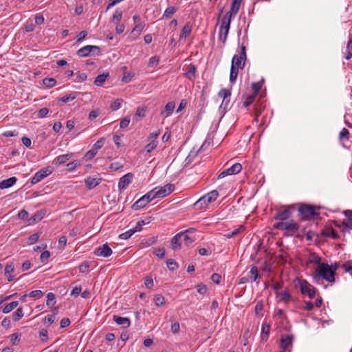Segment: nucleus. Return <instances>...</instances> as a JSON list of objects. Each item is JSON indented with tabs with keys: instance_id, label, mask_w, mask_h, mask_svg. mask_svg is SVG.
Returning <instances> with one entry per match:
<instances>
[{
	"instance_id": "1",
	"label": "nucleus",
	"mask_w": 352,
	"mask_h": 352,
	"mask_svg": "<svg viewBox=\"0 0 352 352\" xmlns=\"http://www.w3.org/2000/svg\"><path fill=\"white\" fill-rule=\"evenodd\" d=\"M337 266L333 267L332 265H329L327 263H322L320 265V269L318 274L315 275L314 279L316 280L320 276L329 283L335 282V275L336 273Z\"/></svg>"
},
{
	"instance_id": "2",
	"label": "nucleus",
	"mask_w": 352,
	"mask_h": 352,
	"mask_svg": "<svg viewBox=\"0 0 352 352\" xmlns=\"http://www.w3.org/2000/svg\"><path fill=\"white\" fill-rule=\"evenodd\" d=\"M298 216L302 220H311L315 217L319 215V213L316 211V207L308 204H301L298 209Z\"/></svg>"
},
{
	"instance_id": "3",
	"label": "nucleus",
	"mask_w": 352,
	"mask_h": 352,
	"mask_svg": "<svg viewBox=\"0 0 352 352\" xmlns=\"http://www.w3.org/2000/svg\"><path fill=\"white\" fill-rule=\"evenodd\" d=\"M273 227L275 229L287 232L290 236L296 233L299 229V225L294 220L289 222H277L274 224Z\"/></svg>"
},
{
	"instance_id": "4",
	"label": "nucleus",
	"mask_w": 352,
	"mask_h": 352,
	"mask_svg": "<svg viewBox=\"0 0 352 352\" xmlns=\"http://www.w3.org/2000/svg\"><path fill=\"white\" fill-rule=\"evenodd\" d=\"M155 198L153 190H150L138 199L131 206L133 210H138L145 207L149 202Z\"/></svg>"
},
{
	"instance_id": "5",
	"label": "nucleus",
	"mask_w": 352,
	"mask_h": 352,
	"mask_svg": "<svg viewBox=\"0 0 352 352\" xmlns=\"http://www.w3.org/2000/svg\"><path fill=\"white\" fill-rule=\"evenodd\" d=\"M100 54L101 50L97 45H86L76 52V55L79 57H87L89 56L100 55Z\"/></svg>"
},
{
	"instance_id": "6",
	"label": "nucleus",
	"mask_w": 352,
	"mask_h": 352,
	"mask_svg": "<svg viewBox=\"0 0 352 352\" xmlns=\"http://www.w3.org/2000/svg\"><path fill=\"white\" fill-rule=\"evenodd\" d=\"M246 60V48L245 46L242 45L241 47V52L239 55L235 54L232 60V65L236 68L243 69L245 66Z\"/></svg>"
},
{
	"instance_id": "7",
	"label": "nucleus",
	"mask_w": 352,
	"mask_h": 352,
	"mask_svg": "<svg viewBox=\"0 0 352 352\" xmlns=\"http://www.w3.org/2000/svg\"><path fill=\"white\" fill-rule=\"evenodd\" d=\"M175 189V186L171 184H168L160 188L155 187L152 190L153 194L155 195V198H163L167 195H168L170 192H172Z\"/></svg>"
},
{
	"instance_id": "8",
	"label": "nucleus",
	"mask_w": 352,
	"mask_h": 352,
	"mask_svg": "<svg viewBox=\"0 0 352 352\" xmlns=\"http://www.w3.org/2000/svg\"><path fill=\"white\" fill-rule=\"evenodd\" d=\"M53 172V168L50 166L43 168L37 171L31 179V184H36L40 182L42 179L47 177Z\"/></svg>"
},
{
	"instance_id": "9",
	"label": "nucleus",
	"mask_w": 352,
	"mask_h": 352,
	"mask_svg": "<svg viewBox=\"0 0 352 352\" xmlns=\"http://www.w3.org/2000/svg\"><path fill=\"white\" fill-rule=\"evenodd\" d=\"M300 292L302 294H307L310 298H313L316 293V288L310 285L306 280L299 281Z\"/></svg>"
},
{
	"instance_id": "10",
	"label": "nucleus",
	"mask_w": 352,
	"mask_h": 352,
	"mask_svg": "<svg viewBox=\"0 0 352 352\" xmlns=\"http://www.w3.org/2000/svg\"><path fill=\"white\" fill-rule=\"evenodd\" d=\"M104 144V138H100L94 143L92 148L85 153V157L88 160L93 159L96 155L98 151L103 146Z\"/></svg>"
},
{
	"instance_id": "11",
	"label": "nucleus",
	"mask_w": 352,
	"mask_h": 352,
	"mask_svg": "<svg viewBox=\"0 0 352 352\" xmlns=\"http://www.w3.org/2000/svg\"><path fill=\"white\" fill-rule=\"evenodd\" d=\"M293 210H294V206H288L286 208L278 211L274 216V219L283 222V221H286L292 217Z\"/></svg>"
},
{
	"instance_id": "12",
	"label": "nucleus",
	"mask_w": 352,
	"mask_h": 352,
	"mask_svg": "<svg viewBox=\"0 0 352 352\" xmlns=\"http://www.w3.org/2000/svg\"><path fill=\"white\" fill-rule=\"evenodd\" d=\"M242 166L240 163H236L231 167L223 170L219 175L218 179L223 178L228 175H235L241 172Z\"/></svg>"
},
{
	"instance_id": "13",
	"label": "nucleus",
	"mask_w": 352,
	"mask_h": 352,
	"mask_svg": "<svg viewBox=\"0 0 352 352\" xmlns=\"http://www.w3.org/2000/svg\"><path fill=\"white\" fill-rule=\"evenodd\" d=\"M95 255L102 257H109L112 254V250L107 243H104L101 246L96 248L94 250Z\"/></svg>"
},
{
	"instance_id": "14",
	"label": "nucleus",
	"mask_w": 352,
	"mask_h": 352,
	"mask_svg": "<svg viewBox=\"0 0 352 352\" xmlns=\"http://www.w3.org/2000/svg\"><path fill=\"white\" fill-rule=\"evenodd\" d=\"M133 177V174L131 173H128L126 175H123L122 177H120L118 185L119 190L120 191L125 190L131 184Z\"/></svg>"
},
{
	"instance_id": "15",
	"label": "nucleus",
	"mask_w": 352,
	"mask_h": 352,
	"mask_svg": "<svg viewBox=\"0 0 352 352\" xmlns=\"http://www.w3.org/2000/svg\"><path fill=\"white\" fill-rule=\"evenodd\" d=\"M294 336L292 334L282 335L280 339V347L283 351L289 349L292 346Z\"/></svg>"
},
{
	"instance_id": "16",
	"label": "nucleus",
	"mask_w": 352,
	"mask_h": 352,
	"mask_svg": "<svg viewBox=\"0 0 352 352\" xmlns=\"http://www.w3.org/2000/svg\"><path fill=\"white\" fill-rule=\"evenodd\" d=\"M344 216L347 218V220L342 221L343 228L341 230L342 232H346L349 230H352V210H346L343 212Z\"/></svg>"
},
{
	"instance_id": "17",
	"label": "nucleus",
	"mask_w": 352,
	"mask_h": 352,
	"mask_svg": "<svg viewBox=\"0 0 352 352\" xmlns=\"http://www.w3.org/2000/svg\"><path fill=\"white\" fill-rule=\"evenodd\" d=\"M102 180L100 177H87L85 179V184L87 189L91 190L98 186Z\"/></svg>"
},
{
	"instance_id": "18",
	"label": "nucleus",
	"mask_w": 352,
	"mask_h": 352,
	"mask_svg": "<svg viewBox=\"0 0 352 352\" xmlns=\"http://www.w3.org/2000/svg\"><path fill=\"white\" fill-rule=\"evenodd\" d=\"M183 236V232H179L175 234L170 241V248L177 251L181 248L182 245V236Z\"/></svg>"
},
{
	"instance_id": "19",
	"label": "nucleus",
	"mask_w": 352,
	"mask_h": 352,
	"mask_svg": "<svg viewBox=\"0 0 352 352\" xmlns=\"http://www.w3.org/2000/svg\"><path fill=\"white\" fill-rule=\"evenodd\" d=\"M113 321L123 328H127L131 325V320L129 318L121 317L117 315L113 316Z\"/></svg>"
},
{
	"instance_id": "20",
	"label": "nucleus",
	"mask_w": 352,
	"mask_h": 352,
	"mask_svg": "<svg viewBox=\"0 0 352 352\" xmlns=\"http://www.w3.org/2000/svg\"><path fill=\"white\" fill-rule=\"evenodd\" d=\"M175 103L173 101L168 102L164 107V109L161 111L160 115L164 118L170 116L174 111Z\"/></svg>"
},
{
	"instance_id": "21",
	"label": "nucleus",
	"mask_w": 352,
	"mask_h": 352,
	"mask_svg": "<svg viewBox=\"0 0 352 352\" xmlns=\"http://www.w3.org/2000/svg\"><path fill=\"white\" fill-rule=\"evenodd\" d=\"M219 195V194L217 190H213L201 197V201H204L206 199V204H211L217 199Z\"/></svg>"
},
{
	"instance_id": "22",
	"label": "nucleus",
	"mask_w": 352,
	"mask_h": 352,
	"mask_svg": "<svg viewBox=\"0 0 352 352\" xmlns=\"http://www.w3.org/2000/svg\"><path fill=\"white\" fill-rule=\"evenodd\" d=\"M321 235L326 237H331L333 239H340V235L332 228H326L321 231Z\"/></svg>"
},
{
	"instance_id": "23",
	"label": "nucleus",
	"mask_w": 352,
	"mask_h": 352,
	"mask_svg": "<svg viewBox=\"0 0 352 352\" xmlns=\"http://www.w3.org/2000/svg\"><path fill=\"white\" fill-rule=\"evenodd\" d=\"M73 157L72 153H67L64 155H60L55 158L54 160V164L56 166H59L65 164L67 161L70 160Z\"/></svg>"
},
{
	"instance_id": "24",
	"label": "nucleus",
	"mask_w": 352,
	"mask_h": 352,
	"mask_svg": "<svg viewBox=\"0 0 352 352\" xmlns=\"http://www.w3.org/2000/svg\"><path fill=\"white\" fill-rule=\"evenodd\" d=\"M17 181L15 177H11L8 179L2 180L0 182V189H6L12 186Z\"/></svg>"
},
{
	"instance_id": "25",
	"label": "nucleus",
	"mask_w": 352,
	"mask_h": 352,
	"mask_svg": "<svg viewBox=\"0 0 352 352\" xmlns=\"http://www.w3.org/2000/svg\"><path fill=\"white\" fill-rule=\"evenodd\" d=\"M270 331V325L268 323H263L261 329V339L262 341L265 342L267 340Z\"/></svg>"
},
{
	"instance_id": "26",
	"label": "nucleus",
	"mask_w": 352,
	"mask_h": 352,
	"mask_svg": "<svg viewBox=\"0 0 352 352\" xmlns=\"http://www.w3.org/2000/svg\"><path fill=\"white\" fill-rule=\"evenodd\" d=\"M192 29V26L190 24V23L187 22L180 32V38H186L187 36H188L191 34Z\"/></svg>"
},
{
	"instance_id": "27",
	"label": "nucleus",
	"mask_w": 352,
	"mask_h": 352,
	"mask_svg": "<svg viewBox=\"0 0 352 352\" xmlns=\"http://www.w3.org/2000/svg\"><path fill=\"white\" fill-rule=\"evenodd\" d=\"M109 76V73H103L102 74L98 75L95 78L94 85L98 87L102 86Z\"/></svg>"
},
{
	"instance_id": "28",
	"label": "nucleus",
	"mask_w": 352,
	"mask_h": 352,
	"mask_svg": "<svg viewBox=\"0 0 352 352\" xmlns=\"http://www.w3.org/2000/svg\"><path fill=\"white\" fill-rule=\"evenodd\" d=\"M177 11V8H175L174 6H170L168 7L162 16V19H168L172 17V16Z\"/></svg>"
},
{
	"instance_id": "29",
	"label": "nucleus",
	"mask_w": 352,
	"mask_h": 352,
	"mask_svg": "<svg viewBox=\"0 0 352 352\" xmlns=\"http://www.w3.org/2000/svg\"><path fill=\"white\" fill-rule=\"evenodd\" d=\"M157 241V236H152L148 239H144L141 241L142 248L149 247L155 244Z\"/></svg>"
},
{
	"instance_id": "30",
	"label": "nucleus",
	"mask_w": 352,
	"mask_h": 352,
	"mask_svg": "<svg viewBox=\"0 0 352 352\" xmlns=\"http://www.w3.org/2000/svg\"><path fill=\"white\" fill-rule=\"evenodd\" d=\"M45 212L42 210H39L30 218L28 221L30 223L38 222L43 218Z\"/></svg>"
},
{
	"instance_id": "31",
	"label": "nucleus",
	"mask_w": 352,
	"mask_h": 352,
	"mask_svg": "<svg viewBox=\"0 0 352 352\" xmlns=\"http://www.w3.org/2000/svg\"><path fill=\"white\" fill-rule=\"evenodd\" d=\"M310 259L308 261L307 263H315L319 265V266L321 265V258L314 252H310Z\"/></svg>"
},
{
	"instance_id": "32",
	"label": "nucleus",
	"mask_w": 352,
	"mask_h": 352,
	"mask_svg": "<svg viewBox=\"0 0 352 352\" xmlns=\"http://www.w3.org/2000/svg\"><path fill=\"white\" fill-rule=\"evenodd\" d=\"M250 273L251 274L250 279L252 281H256L260 278L261 276L258 274V269L255 265H252Z\"/></svg>"
},
{
	"instance_id": "33",
	"label": "nucleus",
	"mask_w": 352,
	"mask_h": 352,
	"mask_svg": "<svg viewBox=\"0 0 352 352\" xmlns=\"http://www.w3.org/2000/svg\"><path fill=\"white\" fill-rule=\"evenodd\" d=\"M197 67L195 65H190L188 70L185 73V76L189 79L192 80L195 78Z\"/></svg>"
},
{
	"instance_id": "34",
	"label": "nucleus",
	"mask_w": 352,
	"mask_h": 352,
	"mask_svg": "<svg viewBox=\"0 0 352 352\" xmlns=\"http://www.w3.org/2000/svg\"><path fill=\"white\" fill-rule=\"evenodd\" d=\"M145 26V24L144 23H140L135 25V27L133 28L131 31V34H135L136 37L140 36L142 33L144 28Z\"/></svg>"
},
{
	"instance_id": "35",
	"label": "nucleus",
	"mask_w": 352,
	"mask_h": 352,
	"mask_svg": "<svg viewBox=\"0 0 352 352\" xmlns=\"http://www.w3.org/2000/svg\"><path fill=\"white\" fill-rule=\"evenodd\" d=\"M19 305L18 301H12L10 303L6 305L3 309V314H8L11 311H12L14 308H16Z\"/></svg>"
},
{
	"instance_id": "36",
	"label": "nucleus",
	"mask_w": 352,
	"mask_h": 352,
	"mask_svg": "<svg viewBox=\"0 0 352 352\" xmlns=\"http://www.w3.org/2000/svg\"><path fill=\"white\" fill-rule=\"evenodd\" d=\"M287 253L283 249L280 250V254L277 256L278 262L281 265H285L287 262Z\"/></svg>"
},
{
	"instance_id": "37",
	"label": "nucleus",
	"mask_w": 352,
	"mask_h": 352,
	"mask_svg": "<svg viewBox=\"0 0 352 352\" xmlns=\"http://www.w3.org/2000/svg\"><path fill=\"white\" fill-rule=\"evenodd\" d=\"M77 97V93L74 92L69 94L65 95L62 98L58 99V101H61L62 102L67 103L69 101L74 100Z\"/></svg>"
},
{
	"instance_id": "38",
	"label": "nucleus",
	"mask_w": 352,
	"mask_h": 352,
	"mask_svg": "<svg viewBox=\"0 0 352 352\" xmlns=\"http://www.w3.org/2000/svg\"><path fill=\"white\" fill-rule=\"evenodd\" d=\"M244 229H245V226L243 225H241L239 226V228H235L233 231L225 234V236L228 239L232 238V237L235 236L236 235H237L239 233H240L241 231L244 230Z\"/></svg>"
},
{
	"instance_id": "39",
	"label": "nucleus",
	"mask_w": 352,
	"mask_h": 352,
	"mask_svg": "<svg viewBox=\"0 0 352 352\" xmlns=\"http://www.w3.org/2000/svg\"><path fill=\"white\" fill-rule=\"evenodd\" d=\"M263 81H264L263 80H261L259 82L252 83V89L253 91V93H252L253 94H254L256 96L258 95V94L259 93V91L261 89Z\"/></svg>"
},
{
	"instance_id": "40",
	"label": "nucleus",
	"mask_w": 352,
	"mask_h": 352,
	"mask_svg": "<svg viewBox=\"0 0 352 352\" xmlns=\"http://www.w3.org/2000/svg\"><path fill=\"white\" fill-rule=\"evenodd\" d=\"M239 73V69L231 65L230 74V81L233 83L236 81Z\"/></svg>"
},
{
	"instance_id": "41",
	"label": "nucleus",
	"mask_w": 352,
	"mask_h": 352,
	"mask_svg": "<svg viewBox=\"0 0 352 352\" xmlns=\"http://www.w3.org/2000/svg\"><path fill=\"white\" fill-rule=\"evenodd\" d=\"M56 80L52 78H45L43 80V85L47 88H52L56 85Z\"/></svg>"
},
{
	"instance_id": "42",
	"label": "nucleus",
	"mask_w": 352,
	"mask_h": 352,
	"mask_svg": "<svg viewBox=\"0 0 352 352\" xmlns=\"http://www.w3.org/2000/svg\"><path fill=\"white\" fill-rule=\"evenodd\" d=\"M56 301L55 299V294L50 292L47 294V302L46 305L47 307H51L56 304Z\"/></svg>"
},
{
	"instance_id": "43",
	"label": "nucleus",
	"mask_w": 352,
	"mask_h": 352,
	"mask_svg": "<svg viewBox=\"0 0 352 352\" xmlns=\"http://www.w3.org/2000/svg\"><path fill=\"white\" fill-rule=\"evenodd\" d=\"M157 141L155 140H151L149 143H148L145 146V150L146 153H151L157 146Z\"/></svg>"
},
{
	"instance_id": "44",
	"label": "nucleus",
	"mask_w": 352,
	"mask_h": 352,
	"mask_svg": "<svg viewBox=\"0 0 352 352\" xmlns=\"http://www.w3.org/2000/svg\"><path fill=\"white\" fill-rule=\"evenodd\" d=\"M230 21L228 22L226 21H224L222 19V21H221V25L220 26V30H219V37H221V34H223V31L224 30H226V31L227 32H229V30H230Z\"/></svg>"
},
{
	"instance_id": "45",
	"label": "nucleus",
	"mask_w": 352,
	"mask_h": 352,
	"mask_svg": "<svg viewBox=\"0 0 352 352\" xmlns=\"http://www.w3.org/2000/svg\"><path fill=\"white\" fill-rule=\"evenodd\" d=\"M241 1L242 0H232L230 8V11H232V13L236 14H237L240 8Z\"/></svg>"
},
{
	"instance_id": "46",
	"label": "nucleus",
	"mask_w": 352,
	"mask_h": 352,
	"mask_svg": "<svg viewBox=\"0 0 352 352\" xmlns=\"http://www.w3.org/2000/svg\"><path fill=\"white\" fill-rule=\"evenodd\" d=\"M153 300L158 307L163 306L166 301L164 297L161 294H157L154 296Z\"/></svg>"
},
{
	"instance_id": "47",
	"label": "nucleus",
	"mask_w": 352,
	"mask_h": 352,
	"mask_svg": "<svg viewBox=\"0 0 352 352\" xmlns=\"http://www.w3.org/2000/svg\"><path fill=\"white\" fill-rule=\"evenodd\" d=\"M24 316L22 307H19L13 314L12 319L14 321H19Z\"/></svg>"
},
{
	"instance_id": "48",
	"label": "nucleus",
	"mask_w": 352,
	"mask_h": 352,
	"mask_svg": "<svg viewBox=\"0 0 352 352\" xmlns=\"http://www.w3.org/2000/svg\"><path fill=\"white\" fill-rule=\"evenodd\" d=\"M153 254L160 258H163L165 256V249L164 248H153Z\"/></svg>"
},
{
	"instance_id": "49",
	"label": "nucleus",
	"mask_w": 352,
	"mask_h": 352,
	"mask_svg": "<svg viewBox=\"0 0 352 352\" xmlns=\"http://www.w3.org/2000/svg\"><path fill=\"white\" fill-rule=\"evenodd\" d=\"M256 96H257L253 94L247 96L245 100L243 101V105L246 107L250 106L254 101Z\"/></svg>"
},
{
	"instance_id": "50",
	"label": "nucleus",
	"mask_w": 352,
	"mask_h": 352,
	"mask_svg": "<svg viewBox=\"0 0 352 352\" xmlns=\"http://www.w3.org/2000/svg\"><path fill=\"white\" fill-rule=\"evenodd\" d=\"M218 95L220 98H222L224 100L226 98H230L231 91L227 89H222L219 91Z\"/></svg>"
},
{
	"instance_id": "51",
	"label": "nucleus",
	"mask_w": 352,
	"mask_h": 352,
	"mask_svg": "<svg viewBox=\"0 0 352 352\" xmlns=\"http://www.w3.org/2000/svg\"><path fill=\"white\" fill-rule=\"evenodd\" d=\"M166 265H167V267L170 271H173L178 267V265H177V262L172 258L168 259L166 261Z\"/></svg>"
},
{
	"instance_id": "52",
	"label": "nucleus",
	"mask_w": 352,
	"mask_h": 352,
	"mask_svg": "<svg viewBox=\"0 0 352 352\" xmlns=\"http://www.w3.org/2000/svg\"><path fill=\"white\" fill-rule=\"evenodd\" d=\"M135 233V230H133L132 228L126 231L124 233H122L119 235V238L121 239H129L133 234Z\"/></svg>"
},
{
	"instance_id": "53",
	"label": "nucleus",
	"mask_w": 352,
	"mask_h": 352,
	"mask_svg": "<svg viewBox=\"0 0 352 352\" xmlns=\"http://www.w3.org/2000/svg\"><path fill=\"white\" fill-rule=\"evenodd\" d=\"M122 102H123V100L121 98L116 99L114 102H113L111 104V109L113 111H117L118 109H119L121 107V104H122Z\"/></svg>"
},
{
	"instance_id": "54",
	"label": "nucleus",
	"mask_w": 352,
	"mask_h": 352,
	"mask_svg": "<svg viewBox=\"0 0 352 352\" xmlns=\"http://www.w3.org/2000/svg\"><path fill=\"white\" fill-rule=\"evenodd\" d=\"M56 316L54 314H48L45 317L44 323L47 326L51 325L55 320Z\"/></svg>"
},
{
	"instance_id": "55",
	"label": "nucleus",
	"mask_w": 352,
	"mask_h": 352,
	"mask_svg": "<svg viewBox=\"0 0 352 352\" xmlns=\"http://www.w3.org/2000/svg\"><path fill=\"white\" fill-rule=\"evenodd\" d=\"M134 74L131 72H124L122 78V82L124 83L129 82L133 78Z\"/></svg>"
},
{
	"instance_id": "56",
	"label": "nucleus",
	"mask_w": 352,
	"mask_h": 352,
	"mask_svg": "<svg viewBox=\"0 0 352 352\" xmlns=\"http://www.w3.org/2000/svg\"><path fill=\"white\" fill-rule=\"evenodd\" d=\"M89 267H90L89 262L85 261L79 265L78 269H79L80 272L85 273L88 270Z\"/></svg>"
},
{
	"instance_id": "57",
	"label": "nucleus",
	"mask_w": 352,
	"mask_h": 352,
	"mask_svg": "<svg viewBox=\"0 0 352 352\" xmlns=\"http://www.w3.org/2000/svg\"><path fill=\"white\" fill-rule=\"evenodd\" d=\"M146 108L144 106H140L137 108L135 116L138 117H144Z\"/></svg>"
},
{
	"instance_id": "58",
	"label": "nucleus",
	"mask_w": 352,
	"mask_h": 352,
	"mask_svg": "<svg viewBox=\"0 0 352 352\" xmlns=\"http://www.w3.org/2000/svg\"><path fill=\"white\" fill-rule=\"evenodd\" d=\"M339 138L340 140L343 139L349 140V131L346 128L342 129L339 134Z\"/></svg>"
},
{
	"instance_id": "59",
	"label": "nucleus",
	"mask_w": 352,
	"mask_h": 352,
	"mask_svg": "<svg viewBox=\"0 0 352 352\" xmlns=\"http://www.w3.org/2000/svg\"><path fill=\"white\" fill-rule=\"evenodd\" d=\"M123 165L118 162H113L109 165V169L112 171H117L119 169L122 168Z\"/></svg>"
},
{
	"instance_id": "60",
	"label": "nucleus",
	"mask_w": 352,
	"mask_h": 352,
	"mask_svg": "<svg viewBox=\"0 0 352 352\" xmlns=\"http://www.w3.org/2000/svg\"><path fill=\"white\" fill-rule=\"evenodd\" d=\"M209 204H206V199L204 201H201L199 198L195 203V206L199 209L206 208Z\"/></svg>"
},
{
	"instance_id": "61",
	"label": "nucleus",
	"mask_w": 352,
	"mask_h": 352,
	"mask_svg": "<svg viewBox=\"0 0 352 352\" xmlns=\"http://www.w3.org/2000/svg\"><path fill=\"white\" fill-rule=\"evenodd\" d=\"M40 236H41V233H39V232H36V233H34V234H31L28 237L29 243L33 244L34 243H35L36 241H38Z\"/></svg>"
},
{
	"instance_id": "62",
	"label": "nucleus",
	"mask_w": 352,
	"mask_h": 352,
	"mask_svg": "<svg viewBox=\"0 0 352 352\" xmlns=\"http://www.w3.org/2000/svg\"><path fill=\"white\" fill-rule=\"evenodd\" d=\"M10 340L13 344H16L21 340V334L18 333H14L12 334Z\"/></svg>"
},
{
	"instance_id": "63",
	"label": "nucleus",
	"mask_w": 352,
	"mask_h": 352,
	"mask_svg": "<svg viewBox=\"0 0 352 352\" xmlns=\"http://www.w3.org/2000/svg\"><path fill=\"white\" fill-rule=\"evenodd\" d=\"M50 252L47 250H45L44 252H43L41 254V261L43 263H45L48 258H50Z\"/></svg>"
},
{
	"instance_id": "64",
	"label": "nucleus",
	"mask_w": 352,
	"mask_h": 352,
	"mask_svg": "<svg viewBox=\"0 0 352 352\" xmlns=\"http://www.w3.org/2000/svg\"><path fill=\"white\" fill-rule=\"evenodd\" d=\"M342 268L347 272L352 271V261H348L342 265Z\"/></svg>"
}]
</instances>
